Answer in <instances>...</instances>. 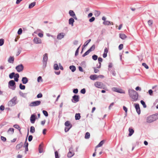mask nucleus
Masks as SVG:
<instances>
[{
	"label": "nucleus",
	"instance_id": "obj_1",
	"mask_svg": "<svg viewBox=\"0 0 158 158\" xmlns=\"http://www.w3.org/2000/svg\"><path fill=\"white\" fill-rule=\"evenodd\" d=\"M128 94L133 101H136L138 100V94L136 91L134 90L129 89L128 90Z\"/></svg>",
	"mask_w": 158,
	"mask_h": 158
},
{
	"label": "nucleus",
	"instance_id": "obj_2",
	"mask_svg": "<svg viewBox=\"0 0 158 158\" xmlns=\"http://www.w3.org/2000/svg\"><path fill=\"white\" fill-rule=\"evenodd\" d=\"M158 119V114H156L150 116L147 118V122L148 123H152Z\"/></svg>",
	"mask_w": 158,
	"mask_h": 158
},
{
	"label": "nucleus",
	"instance_id": "obj_3",
	"mask_svg": "<svg viewBox=\"0 0 158 158\" xmlns=\"http://www.w3.org/2000/svg\"><path fill=\"white\" fill-rule=\"evenodd\" d=\"M94 85L96 88L102 89H104L105 86L102 82L99 81L95 82L94 83Z\"/></svg>",
	"mask_w": 158,
	"mask_h": 158
},
{
	"label": "nucleus",
	"instance_id": "obj_4",
	"mask_svg": "<svg viewBox=\"0 0 158 158\" xmlns=\"http://www.w3.org/2000/svg\"><path fill=\"white\" fill-rule=\"evenodd\" d=\"M17 98L15 97L13 98L8 103V105L10 106H12L15 105Z\"/></svg>",
	"mask_w": 158,
	"mask_h": 158
},
{
	"label": "nucleus",
	"instance_id": "obj_5",
	"mask_svg": "<svg viewBox=\"0 0 158 158\" xmlns=\"http://www.w3.org/2000/svg\"><path fill=\"white\" fill-rule=\"evenodd\" d=\"M48 59V54L47 53H45L44 55L43 58V64L44 67H45L46 66Z\"/></svg>",
	"mask_w": 158,
	"mask_h": 158
},
{
	"label": "nucleus",
	"instance_id": "obj_6",
	"mask_svg": "<svg viewBox=\"0 0 158 158\" xmlns=\"http://www.w3.org/2000/svg\"><path fill=\"white\" fill-rule=\"evenodd\" d=\"M41 103V101H37L31 102L30 103L29 106H35L40 105Z\"/></svg>",
	"mask_w": 158,
	"mask_h": 158
},
{
	"label": "nucleus",
	"instance_id": "obj_7",
	"mask_svg": "<svg viewBox=\"0 0 158 158\" xmlns=\"http://www.w3.org/2000/svg\"><path fill=\"white\" fill-rule=\"evenodd\" d=\"M74 155V153L73 151V148L71 147L69 149V152L67 154V156L69 158H71Z\"/></svg>",
	"mask_w": 158,
	"mask_h": 158
},
{
	"label": "nucleus",
	"instance_id": "obj_8",
	"mask_svg": "<svg viewBox=\"0 0 158 158\" xmlns=\"http://www.w3.org/2000/svg\"><path fill=\"white\" fill-rule=\"evenodd\" d=\"M9 85L13 87V89L14 90L16 88L15 83L14 80H10L8 83Z\"/></svg>",
	"mask_w": 158,
	"mask_h": 158
},
{
	"label": "nucleus",
	"instance_id": "obj_9",
	"mask_svg": "<svg viewBox=\"0 0 158 158\" xmlns=\"http://www.w3.org/2000/svg\"><path fill=\"white\" fill-rule=\"evenodd\" d=\"M17 71L18 72L22 71L23 69V66L22 64H21L17 66L15 68Z\"/></svg>",
	"mask_w": 158,
	"mask_h": 158
},
{
	"label": "nucleus",
	"instance_id": "obj_10",
	"mask_svg": "<svg viewBox=\"0 0 158 158\" xmlns=\"http://www.w3.org/2000/svg\"><path fill=\"white\" fill-rule=\"evenodd\" d=\"M112 90L114 91H115L120 93H125V92L121 89H119L116 88L114 87L112 88Z\"/></svg>",
	"mask_w": 158,
	"mask_h": 158
},
{
	"label": "nucleus",
	"instance_id": "obj_11",
	"mask_svg": "<svg viewBox=\"0 0 158 158\" xmlns=\"http://www.w3.org/2000/svg\"><path fill=\"white\" fill-rule=\"evenodd\" d=\"M134 105L135 106V109H136L137 112L139 114H140V110L139 104L138 103L135 104Z\"/></svg>",
	"mask_w": 158,
	"mask_h": 158
},
{
	"label": "nucleus",
	"instance_id": "obj_12",
	"mask_svg": "<svg viewBox=\"0 0 158 158\" xmlns=\"http://www.w3.org/2000/svg\"><path fill=\"white\" fill-rule=\"evenodd\" d=\"M69 14L71 16L73 17V18L76 20L77 19V18L74 12L72 10H70L69 12Z\"/></svg>",
	"mask_w": 158,
	"mask_h": 158
},
{
	"label": "nucleus",
	"instance_id": "obj_13",
	"mask_svg": "<svg viewBox=\"0 0 158 158\" xmlns=\"http://www.w3.org/2000/svg\"><path fill=\"white\" fill-rule=\"evenodd\" d=\"M33 41L35 44H41V40L38 37H35Z\"/></svg>",
	"mask_w": 158,
	"mask_h": 158
},
{
	"label": "nucleus",
	"instance_id": "obj_14",
	"mask_svg": "<svg viewBox=\"0 0 158 158\" xmlns=\"http://www.w3.org/2000/svg\"><path fill=\"white\" fill-rule=\"evenodd\" d=\"M64 36V34L63 33H61L59 34L57 36V38L60 40L63 38Z\"/></svg>",
	"mask_w": 158,
	"mask_h": 158
},
{
	"label": "nucleus",
	"instance_id": "obj_15",
	"mask_svg": "<svg viewBox=\"0 0 158 158\" xmlns=\"http://www.w3.org/2000/svg\"><path fill=\"white\" fill-rule=\"evenodd\" d=\"M35 120V115L32 114L30 117V121L31 123H34Z\"/></svg>",
	"mask_w": 158,
	"mask_h": 158
},
{
	"label": "nucleus",
	"instance_id": "obj_16",
	"mask_svg": "<svg viewBox=\"0 0 158 158\" xmlns=\"http://www.w3.org/2000/svg\"><path fill=\"white\" fill-rule=\"evenodd\" d=\"M89 77L91 80H96L98 78V75L96 74L92 75L90 76Z\"/></svg>",
	"mask_w": 158,
	"mask_h": 158
},
{
	"label": "nucleus",
	"instance_id": "obj_17",
	"mask_svg": "<svg viewBox=\"0 0 158 158\" xmlns=\"http://www.w3.org/2000/svg\"><path fill=\"white\" fill-rule=\"evenodd\" d=\"M14 129L13 128H10L7 131V132L9 134H12L14 132Z\"/></svg>",
	"mask_w": 158,
	"mask_h": 158
},
{
	"label": "nucleus",
	"instance_id": "obj_18",
	"mask_svg": "<svg viewBox=\"0 0 158 158\" xmlns=\"http://www.w3.org/2000/svg\"><path fill=\"white\" fill-rule=\"evenodd\" d=\"M23 145V143L22 142H20L19 144H17L16 147V148L17 150H19L21 148Z\"/></svg>",
	"mask_w": 158,
	"mask_h": 158
},
{
	"label": "nucleus",
	"instance_id": "obj_19",
	"mask_svg": "<svg viewBox=\"0 0 158 158\" xmlns=\"http://www.w3.org/2000/svg\"><path fill=\"white\" fill-rule=\"evenodd\" d=\"M79 97L78 95H74L73 97V99L75 102H77L79 101Z\"/></svg>",
	"mask_w": 158,
	"mask_h": 158
},
{
	"label": "nucleus",
	"instance_id": "obj_20",
	"mask_svg": "<svg viewBox=\"0 0 158 158\" xmlns=\"http://www.w3.org/2000/svg\"><path fill=\"white\" fill-rule=\"evenodd\" d=\"M103 24L105 25H113V23L108 21H106L103 22Z\"/></svg>",
	"mask_w": 158,
	"mask_h": 158
},
{
	"label": "nucleus",
	"instance_id": "obj_21",
	"mask_svg": "<svg viewBox=\"0 0 158 158\" xmlns=\"http://www.w3.org/2000/svg\"><path fill=\"white\" fill-rule=\"evenodd\" d=\"M128 131L129 132L128 135L130 136H131L134 133V130L133 129L130 128L129 129Z\"/></svg>",
	"mask_w": 158,
	"mask_h": 158
},
{
	"label": "nucleus",
	"instance_id": "obj_22",
	"mask_svg": "<svg viewBox=\"0 0 158 158\" xmlns=\"http://www.w3.org/2000/svg\"><path fill=\"white\" fill-rule=\"evenodd\" d=\"M74 21V19L72 18H71L69 19V24L71 25L72 26L73 25V23Z\"/></svg>",
	"mask_w": 158,
	"mask_h": 158
},
{
	"label": "nucleus",
	"instance_id": "obj_23",
	"mask_svg": "<svg viewBox=\"0 0 158 158\" xmlns=\"http://www.w3.org/2000/svg\"><path fill=\"white\" fill-rule=\"evenodd\" d=\"M108 52L107 48H106L104 49V52L103 55V56L104 58H106L107 56V54Z\"/></svg>",
	"mask_w": 158,
	"mask_h": 158
},
{
	"label": "nucleus",
	"instance_id": "obj_24",
	"mask_svg": "<svg viewBox=\"0 0 158 158\" xmlns=\"http://www.w3.org/2000/svg\"><path fill=\"white\" fill-rule=\"evenodd\" d=\"M14 60L13 56H10L8 60V62L10 63H13Z\"/></svg>",
	"mask_w": 158,
	"mask_h": 158
},
{
	"label": "nucleus",
	"instance_id": "obj_25",
	"mask_svg": "<svg viewBox=\"0 0 158 158\" xmlns=\"http://www.w3.org/2000/svg\"><path fill=\"white\" fill-rule=\"evenodd\" d=\"M22 81L23 84H25L27 82L28 79L27 77H23L22 78Z\"/></svg>",
	"mask_w": 158,
	"mask_h": 158
},
{
	"label": "nucleus",
	"instance_id": "obj_26",
	"mask_svg": "<svg viewBox=\"0 0 158 158\" xmlns=\"http://www.w3.org/2000/svg\"><path fill=\"white\" fill-rule=\"evenodd\" d=\"M104 141L103 140L101 141V142L95 148H97L101 147L104 143Z\"/></svg>",
	"mask_w": 158,
	"mask_h": 158
},
{
	"label": "nucleus",
	"instance_id": "obj_27",
	"mask_svg": "<svg viewBox=\"0 0 158 158\" xmlns=\"http://www.w3.org/2000/svg\"><path fill=\"white\" fill-rule=\"evenodd\" d=\"M81 118L80 114L77 113L75 115V119L76 120H79Z\"/></svg>",
	"mask_w": 158,
	"mask_h": 158
},
{
	"label": "nucleus",
	"instance_id": "obj_28",
	"mask_svg": "<svg viewBox=\"0 0 158 158\" xmlns=\"http://www.w3.org/2000/svg\"><path fill=\"white\" fill-rule=\"evenodd\" d=\"M19 75L18 73H16L15 74L14 76V80L16 81H18L19 80Z\"/></svg>",
	"mask_w": 158,
	"mask_h": 158
},
{
	"label": "nucleus",
	"instance_id": "obj_29",
	"mask_svg": "<svg viewBox=\"0 0 158 158\" xmlns=\"http://www.w3.org/2000/svg\"><path fill=\"white\" fill-rule=\"evenodd\" d=\"M43 146L41 144H40L39 147V151L40 153H41L43 152Z\"/></svg>",
	"mask_w": 158,
	"mask_h": 158
},
{
	"label": "nucleus",
	"instance_id": "obj_30",
	"mask_svg": "<svg viewBox=\"0 0 158 158\" xmlns=\"http://www.w3.org/2000/svg\"><path fill=\"white\" fill-rule=\"evenodd\" d=\"M119 36L123 40H124L127 37L126 35L123 34H120Z\"/></svg>",
	"mask_w": 158,
	"mask_h": 158
},
{
	"label": "nucleus",
	"instance_id": "obj_31",
	"mask_svg": "<svg viewBox=\"0 0 158 158\" xmlns=\"http://www.w3.org/2000/svg\"><path fill=\"white\" fill-rule=\"evenodd\" d=\"M69 69L73 72H74L76 69V67L74 66L71 65L69 67Z\"/></svg>",
	"mask_w": 158,
	"mask_h": 158
},
{
	"label": "nucleus",
	"instance_id": "obj_32",
	"mask_svg": "<svg viewBox=\"0 0 158 158\" xmlns=\"http://www.w3.org/2000/svg\"><path fill=\"white\" fill-rule=\"evenodd\" d=\"M35 5V2H33L31 3L29 6V8L31 9Z\"/></svg>",
	"mask_w": 158,
	"mask_h": 158
},
{
	"label": "nucleus",
	"instance_id": "obj_33",
	"mask_svg": "<svg viewBox=\"0 0 158 158\" xmlns=\"http://www.w3.org/2000/svg\"><path fill=\"white\" fill-rule=\"evenodd\" d=\"M65 125L66 127H72V125L70 123V122L69 121H67L65 123Z\"/></svg>",
	"mask_w": 158,
	"mask_h": 158
},
{
	"label": "nucleus",
	"instance_id": "obj_34",
	"mask_svg": "<svg viewBox=\"0 0 158 158\" xmlns=\"http://www.w3.org/2000/svg\"><path fill=\"white\" fill-rule=\"evenodd\" d=\"M95 49V45L94 44L89 49L90 52L94 51Z\"/></svg>",
	"mask_w": 158,
	"mask_h": 158
},
{
	"label": "nucleus",
	"instance_id": "obj_35",
	"mask_svg": "<svg viewBox=\"0 0 158 158\" xmlns=\"http://www.w3.org/2000/svg\"><path fill=\"white\" fill-rule=\"evenodd\" d=\"M90 134L89 132H87L86 133L85 135V138L86 139H88L90 137Z\"/></svg>",
	"mask_w": 158,
	"mask_h": 158
},
{
	"label": "nucleus",
	"instance_id": "obj_36",
	"mask_svg": "<svg viewBox=\"0 0 158 158\" xmlns=\"http://www.w3.org/2000/svg\"><path fill=\"white\" fill-rule=\"evenodd\" d=\"M54 68L55 70H58L59 69V67L57 64H54Z\"/></svg>",
	"mask_w": 158,
	"mask_h": 158
},
{
	"label": "nucleus",
	"instance_id": "obj_37",
	"mask_svg": "<svg viewBox=\"0 0 158 158\" xmlns=\"http://www.w3.org/2000/svg\"><path fill=\"white\" fill-rule=\"evenodd\" d=\"M35 127L33 126H31L30 127V131L32 133H33L35 132Z\"/></svg>",
	"mask_w": 158,
	"mask_h": 158
},
{
	"label": "nucleus",
	"instance_id": "obj_38",
	"mask_svg": "<svg viewBox=\"0 0 158 158\" xmlns=\"http://www.w3.org/2000/svg\"><path fill=\"white\" fill-rule=\"evenodd\" d=\"M91 41V40L90 39H89L87 41H86L84 44L83 46V47L84 48L85 47V46H86L90 42V41Z\"/></svg>",
	"mask_w": 158,
	"mask_h": 158
},
{
	"label": "nucleus",
	"instance_id": "obj_39",
	"mask_svg": "<svg viewBox=\"0 0 158 158\" xmlns=\"http://www.w3.org/2000/svg\"><path fill=\"white\" fill-rule=\"evenodd\" d=\"M27 137L26 138L25 141V142L24 144V147L25 148H27L28 147V143L27 142Z\"/></svg>",
	"mask_w": 158,
	"mask_h": 158
},
{
	"label": "nucleus",
	"instance_id": "obj_40",
	"mask_svg": "<svg viewBox=\"0 0 158 158\" xmlns=\"http://www.w3.org/2000/svg\"><path fill=\"white\" fill-rule=\"evenodd\" d=\"M15 75V73L14 72L12 73H10L9 75V77L10 78L12 79L14 77Z\"/></svg>",
	"mask_w": 158,
	"mask_h": 158
},
{
	"label": "nucleus",
	"instance_id": "obj_41",
	"mask_svg": "<svg viewBox=\"0 0 158 158\" xmlns=\"http://www.w3.org/2000/svg\"><path fill=\"white\" fill-rule=\"evenodd\" d=\"M14 127L16 129H18L20 132L21 128L18 125L16 124L15 125H14Z\"/></svg>",
	"mask_w": 158,
	"mask_h": 158
},
{
	"label": "nucleus",
	"instance_id": "obj_42",
	"mask_svg": "<svg viewBox=\"0 0 158 158\" xmlns=\"http://www.w3.org/2000/svg\"><path fill=\"white\" fill-rule=\"evenodd\" d=\"M140 102L141 104L143 105L144 108H145L147 106L145 103V102L143 100H141L140 101Z\"/></svg>",
	"mask_w": 158,
	"mask_h": 158
},
{
	"label": "nucleus",
	"instance_id": "obj_43",
	"mask_svg": "<svg viewBox=\"0 0 158 158\" xmlns=\"http://www.w3.org/2000/svg\"><path fill=\"white\" fill-rule=\"evenodd\" d=\"M71 127H72L71 126H70V127L66 126V127L65 128V129H64L65 131V132H68Z\"/></svg>",
	"mask_w": 158,
	"mask_h": 158
},
{
	"label": "nucleus",
	"instance_id": "obj_44",
	"mask_svg": "<svg viewBox=\"0 0 158 158\" xmlns=\"http://www.w3.org/2000/svg\"><path fill=\"white\" fill-rule=\"evenodd\" d=\"M19 88L21 89H24L25 86V85H22V84H20L19 85Z\"/></svg>",
	"mask_w": 158,
	"mask_h": 158
},
{
	"label": "nucleus",
	"instance_id": "obj_45",
	"mask_svg": "<svg viewBox=\"0 0 158 158\" xmlns=\"http://www.w3.org/2000/svg\"><path fill=\"white\" fill-rule=\"evenodd\" d=\"M90 52V51L88 50L87 51L85 52L83 55L82 56L83 57H84L86 55H88L89 52Z\"/></svg>",
	"mask_w": 158,
	"mask_h": 158
},
{
	"label": "nucleus",
	"instance_id": "obj_46",
	"mask_svg": "<svg viewBox=\"0 0 158 158\" xmlns=\"http://www.w3.org/2000/svg\"><path fill=\"white\" fill-rule=\"evenodd\" d=\"M43 114H44V115L45 116L47 117L48 116V112L46 111L43 110Z\"/></svg>",
	"mask_w": 158,
	"mask_h": 158
},
{
	"label": "nucleus",
	"instance_id": "obj_47",
	"mask_svg": "<svg viewBox=\"0 0 158 158\" xmlns=\"http://www.w3.org/2000/svg\"><path fill=\"white\" fill-rule=\"evenodd\" d=\"M142 65L146 69H148L149 68L148 66L145 63H143Z\"/></svg>",
	"mask_w": 158,
	"mask_h": 158
},
{
	"label": "nucleus",
	"instance_id": "obj_48",
	"mask_svg": "<svg viewBox=\"0 0 158 158\" xmlns=\"http://www.w3.org/2000/svg\"><path fill=\"white\" fill-rule=\"evenodd\" d=\"M153 23V21L152 20H150L148 21V24L149 26H151Z\"/></svg>",
	"mask_w": 158,
	"mask_h": 158
},
{
	"label": "nucleus",
	"instance_id": "obj_49",
	"mask_svg": "<svg viewBox=\"0 0 158 158\" xmlns=\"http://www.w3.org/2000/svg\"><path fill=\"white\" fill-rule=\"evenodd\" d=\"M55 154L56 158H59L58 153L57 151L55 152Z\"/></svg>",
	"mask_w": 158,
	"mask_h": 158
},
{
	"label": "nucleus",
	"instance_id": "obj_50",
	"mask_svg": "<svg viewBox=\"0 0 158 158\" xmlns=\"http://www.w3.org/2000/svg\"><path fill=\"white\" fill-rule=\"evenodd\" d=\"M92 58L94 60H96L98 59V56L95 55H94L92 56Z\"/></svg>",
	"mask_w": 158,
	"mask_h": 158
},
{
	"label": "nucleus",
	"instance_id": "obj_51",
	"mask_svg": "<svg viewBox=\"0 0 158 158\" xmlns=\"http://www.w3.org/2000/svg\"><path fill=\"white\" fill-rule=\"evenodd\" d=\"M98 62L99 64H100V66H101V62H102V58L101 57H99L98 58Z\"/></svg>",
	"mask_w": 158,
	"mask_h": 158
},
{
	"label": "nucleus",
	"instance_id": "obj_52",
	"mask_svg": "<svg viewBox=\"0 0 158 158\" xmlns=\"http://www.w3.org/2000/svg\"><path fill=\"white\" fill-rule=\"evenodd\" d=\"M4 42V40L3 39H0V46L2 45Z\"/></svg>",
	"mask_w": 158,
	"mask_h": 158
},
{
	"label": "nucleus",
	"instance_id": "obj_53",
	"mask_svg": "<svg viewBox=\"0 0 158 158\" xmlns=\"http://www.w3.org/2000/svg\"><path fill=\"white\" fill-rule=\"evenodd\" d=\"M22 30L21 28H19L18 31V34L19 35H20L22 33Z\"/></svg>",
	"mask_w": 158,
	"mask_h": 158
},
{
	"label": "nucleus",
	"instance_id": "obj_54",
	"mask_svg": "<svg viewBox=\"0 0 158 158\" xmlns=\"http://www.w3.org/2000/svg\"><path fill=\"white\" fill-rule=\"evenodd\" d=\"M43 80L42 79V77L41 76H39L38 77L37 79V81L38 82H40V81H42Z\"/></svg>",
	"mask_w": 158,
	"mask_h": 158
},
{
	"label": "nucleus",
	"instance_id": "obj_55",
	"mask_svg": "<svg viewBox=\"0 0 158 158\" xmlns=\"http://www.w3.org/2000/svg\"><path fill=\"white\" fill-rule=\"evenodd\" d=\"M32 138H33V137H32V135H29L28 137V141H31L32 140Z\"/></svg>",
	"mask_w": 158,
	"mask_h": 158
},
{
	"label": "nucleus",
	"instance_id": "obj_56",
	"mask_svg": "<svg viewBox=\"0 0 158 158\" xmlns=\"http://www.w3.org/2000/svg\"><path fill=\"white\" fill-rule=\"evenodd\" d=\"M95 18L94 17H92L91 19H89V21L90 22H92L95 20Z\"/></svg>",
	"mask_w": 158,
	"mask_h": 158
},
{
	"label": "nucleus",
	"instance_id": "obj_57",
	"mask_svg": "<svg viewBox=\"0 0 158 158\" xmlns=\"http://www.w3.org/2000/svg\"><path fill=\"white\" fill-rule=\"evenodd\" d=\"M123 48V44H120L119 47H118V48H119V49L120 50H122Z\"/></svg>",
	"mask_w": 158,
	"mask_h": 158
},
{
	"label": "nucleus",
	"instance_id": "obj_58",
	"mask_svg": "<svg viewBox=\"0 0 158 158\" xmlns=\"http://www.w3.org/2000/svg\"><path fill=\"white\" fill-rule=\"evenodd\" d=\"M81 93L83 94H85V89L84 88L82 89L81 91Z\"/></svg>",
	"mask_w": 158,
	"mask_h": 158
},
{
	"label": "nucleus",
	"instance_id": "obj_59",
	"mask_svg": "<svg viewBox=\"0 0 158 158\" xmlns=\"http://www.w3.org/2000/svg\"><path fill=\"white\" fill-rule=\"evenodd\" d=\"M1 139L2 141H3L4 142H5L6 140V138L2 136H1Z\"/></svg>",
	"mask_w": 158,
	"mask_h": 158
},
{
	"label": "nucleus",
	"instance_id": "obj_60",
	"mask_svg": "<svg viewBox=\"0 0 158 158\" xmlns=\"http://www.w3.org/2000/svg\"><path fill=\"white\" fill-rule=\"evenodd\" d=\"M43 95L41 93H40L37 95V98H41L42 97Z\"/></svg>",
	"mask_w": 158,
	"mask_h": 158
},
{
	"label": "nucleus",
	"instance_id": "obj_61",
	"mask_svg": "<svg viewBox=\"0 0 158 158\" xmlns=\"http://www.w3.org/2000/svg\"><path fill=\"white\" fill-rule=\"evenodd\" d=\"M109 70H110V68H111L112 67V64L111 63H110L109 64Z\"/></svg>",
	"mask_w": 158,
	"mask_h": 158
},
{
	"label": "nucleus",
	"instance_id": "obj_62",
	"mask_svg": "<svg viewBox=\"0 0 158 158\" xmlns=\"http://www.w3.org/2000/svg\"><path fill=\"white\" fill-rule=\"evenodd\" d=\"M94 72L95 73H97L99 71V70L98 69H97L95 68H94Z\"/></svg>",
	"mask_w": 158,
	"mask_h": 158
},
{
	"label": "nucleus",
	"instance_id": "obj_63",
	"mask_svg": "<svg viewBox=\"0 0 158 158\" xmlns=\"http://www.w3.org/2000/svg\"><path fill=\"white\" fill-rule=\"evenodd\" d=\"M78 92V89H74L73 90V92L75 94H77Z\"/></svg>",
	"mask_w": 158,
	"mask_h": 158
},
{
	"label": "nucleus",
	"instance_id": "obj_64",
	"mask_svg": "<svg viewBox=\"0 0 158 158\" xmlns=\"http://www.w3.org/2000/svg\"><path fill=\"white\" fill-rule=\"evenodd\" d=\"M123 109L125 111L126 113H127V109L126 107L125 106H123Z\"/></svg>",
	"mask_w": 158,
	"mask_h": 158
}]
</instances>
